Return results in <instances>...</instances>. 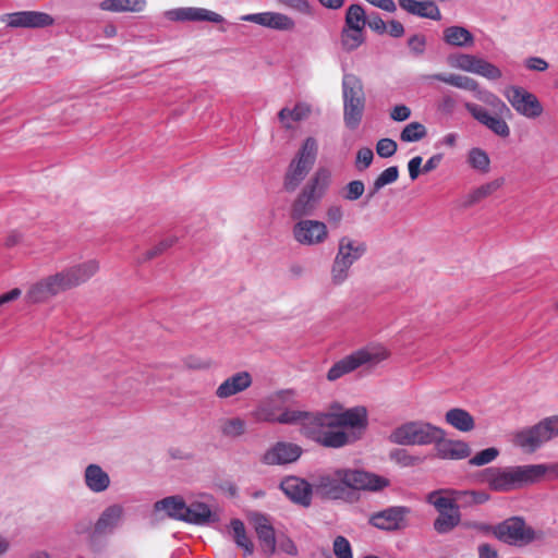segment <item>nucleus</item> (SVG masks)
Returning <instances> with one entry per match:
<instances>
[{
	"label": "nucleus",
	"mask_w": 558,
	"mask_h": 558,
	"mask_svg": "<svg viewBox=\"0 0 558 558\" xmlns=\"http://www.w3.org/2000/svg\"><path fill=\"white\" fill-rule=\"evenodd\" d=\"M366 252V242L354 240L349 235L340 236L330 270L331 282L335 286L342 284L349 278L352 265L362 258Z\"/></svg>",
	"instance_id": "7"
},
{
	"label": "nucleus",
	"mask_w": 558,
	"mask_h": 558,
	"mask_svg": "<svg viewBox=\"0 0 558 558\" xmlns=\"http://www.w3.org/2000/svg\"><path fill=\"white\" fill-rule=\"evenodd\" d=\"M504 96L512 108L523 117L535 119L543 113V106L538 98L521 86L510 85L506 87Z\"/></svg>",
	"instance_id": "14"
},
{
	"label": "nucleus",
	"mask_w": 558,
	"mask_h": 558,
	"mask_svg": "<svg viewBox=\"0 0 558 558\" xmlns=\"http://www.w3.org/2000/svg\"><path fill=\"white\" fill-rule=\"evenodd\" d=\"M280 489L294 504L308 507L312 502V485L298 476H288L280 483Z\"/></svg>",
	"instance_id": "19"
},
{
	"label": "nucleus",
	"mask_w": 558,
	"mask_h": 558,
	"mask_svg": "<svg viewBox=\"0 0 558 558\" xmlns=\"http://www.w3.org/2000/svg\"><path fill=\"white\" fill-rule=\"evenodd\" d=\"M219 514L201 501H193L186 506L184 522L195 525H210L218 523Z\"/></svg>",
	"instance_id": "25"
},
{
	"label": "nucleus",
	"mask_w": 558,
	"mask_h": 558,
	"mask_svg": "<svg viewBox=\"0 0 558 558\" xmlns=\"http://www.w3.org/2000/svg\"><path fill=\"white\" fill-rule=\"evenodd\" d=\"M389 457L402 468L416 466L425 460L424 457L411 454L407 449H395Z\"/></svg>",
	"instance_id": "43"
},
{
	"label": "nucleus",
	"mask_w": 558,
	"mask_h": 558,
	"mask_svg": "<svg viewBox=\"0 0 558 558\" xmlns=\"http://www.w3.org/2000/svg\"><path fill=\"white\" fill-rule=\"evenodd\" d=\"M230 529L236 546L243 549L245 556L252 555L254 553V544L246 535L243 521L240 519H232L230 521Z\"/></svg>",
	"instance_id": "37"
},
{
	"label": "nucleus",
	"mask_w": 558,
	"mask_h": 558,
	"mask_svg": "<svg viewBox=\"0 0 558 558\" xmlns=\"http://www.w3.org/2000/svg\"><path fill=\"white\" fill-rule=\"evenodd\" d=\"M343 122L351 130H356L363 119L366 97L361 78L355 74H344L342 78Z\"/></svg>",
	"instance_id": "6"
},
{
	"label": "nucleus",
	"mask_w": 558,
	"mask_h": 558,
	"mask_svg": "<svg viewBox=\"0 0 558 558\" xmlns=\"http://www.w3.org/2000/svg\"><path fill=\"white\" fill-rule=\"evenodd\" d=\"M265 421L286 425H300L301 434L324 448L340 449L360 440L368 426L367 411L354 407L341 412L301 411L284 409L278 416L267 415Z\"/></svg>",
	"instance_id": "1"
},
{
	"label": "nucleus",
	"mask_w": 558,
	"mask_h": 558,
	"mask_svg": "<svg viewBox=\"0 0 558 558\" xmlns=\"http://www.w3.org/2000/svg\"><path fill=\"white\" fill-rule=\"evenodd\" d=\"M318 147L316 140L311 136L306 137L286 171L283 189L287 192H294L303 182L315 165Z\"/></svg>",
	"instance_id": "9"
},
{
	"label": "nucleus",
	"mask_w": 558,
	"mask_h": 558,
	"mask_svg": "<svg viewBox=\"0 0 558 558\" xmlns=\"http://www.w3.org/2000/svg\"><path fill=\"white\" fill-rule=\"evenodd\" d=\"M398 145L391 138H381L376 144V153L381 158H389L397 151Z\"/></svg>",
	"instance_id": "54"
},
{
	"label": "nucleus",
	"mask_w": 558,
	"mask_h": 558,
	"mask_svg": "<svg viewBox=\"0 0 558 558\" xmlns=\"http://www.w3.org/2000/svg\"><path fill=\"white\" fill-rule=\"evenodd\" d=\"M442 40L452 47L470 48L474 45L475 37L468 28L452 25L444 28Z\"/></svg>",
	"instance_id": "28"
},
{
	"label": "nucleus",
	"mask_w": 558,
	"mask_h": 558,
	"mask_svg": "<svg viewBox=\"0 0 558 558\" xmlns=\"http://www.w3.org/2000/svg\"><path fill=\"white\" fill-rule=\"evenodd\" d=\"M398 4L402 10H404L409 14L434 21L441 20L440 10L434 1L398 0Z\"/></svg>",
	"instance_id": "26"
},
{
	"label": "nucleus",
	"mask_w": 558,
	"mask_h": 558,
	"mask_svg": "<svg viewBox=\"0 0 558 558\" xmlns=\"http://www.w3.org/2000/svg\"><path fill=\"white\" fill-rule=\"evenodd\" d=\"M442 436H446V432L441 427L424 421H411L395 428L390 440L402 446H427L436 445Z\"/></svg>",
	"instance_id": "8"
},
{
	"label": "nucleus",
	"mask_w": 558,
	"mask_h": 558,
	"mask_svg": "<svg viewBox=\"0 0 558 558\" xmlns=\"http://www.w3.org/2000/svg\"><path fill=\"white\" fill-rule=\"evenodd\" d=\"M558 436V416H550L539 423L517 430L512 442L524 452H535L543 444Z\"/></svg>",
	"instance_id": "10"
},
{
	"label": "nucleus",
	"mask_w": 558,
	"mask_h": 558,
	"mask_svg": "<svg viewBox=\"0 0 558 558\" xmlns=\"http://www.w3.org/2000/svg\"><path fill=\"white\" fill-rule=\"evenodd\" d=\"M343 216V209L340 205H330L326 210L327 221L335 228L340 226Z\"/></svg>",
	"instance_id": "58"
},
{
	"label": "nucleus",
	"mask_w": 558,
	"mask_h": 558,
	"mask_svg": "<svg viewBox=\"0 0 558 558\" xmlns=\"http://www.w3.org/2000/svg\"><path fill=\"white\" fill-rule=\"evenodd\" d=\"M499 456V450L495 447L486 448L469 460L470 465L482 466L493 462Z\"/></svg>",
	"instance_id": "48"
},
{
	"label": "nucleus",
	"mask_w": 558,
	"mask_h": 558,
	"mask_svg": "<svg viewBox=\"0 0 558 558\" xmlns=\"http://www.w3.org/2000/svg\"><path fill=\"white\" fill-rule=\"evenodd\" d=\"M475 74L481 75L487 80L496 81L502 76L501 70L495 64L481 58Z\"/></svg>",
	"instance_id": "47"
},
{
	"label": "nucleus",
	"mask_w": 558,
	"mask_h": 558,
	"mask_svg": "<svg viewBox=\"0 0 558 558\" xmlns=\"http://www.w3.org/2000/svg\"><path fill=\"white\" fill-rule=\"evenodd\" d=\"M495 537L508 545L525 546L543 537L542 531L527 525L523 517H510L496 524Z\"/></svg>",
	"instance_id": "12"
},
{
	"label": "nucleus",
	"mask_w": 558,
	"mask_h": 558,
	"mask_svg": "<svg viewBox=\"0 0 558 558\" xmlns=\"http://www.w3.org/2000/svg\"><path fill=\"white\" fill-rule=\"evenodd\" d=\"M168 16L172 21L180 22L207 21L213 23H222L225 21V19L220 14L203 8H179L169 11Z\"/></svg>",
	"instance_id": "24"
},
{
	"label": "nucleus",
	"mask_w": 558,
	"mask_h": 558,
	"mask_svg": "<svg viewBox=\"0 0 558 558\" xmlns=\"http://www.w3.org/2000/svg\"><path fill=\"white\" fill-rule=\"evenodd\" d=\"M281 4L303 14L311 13V4L307 0H278Z\"/></svg>",
	"instance_id": "59"
},
{
	"label": "nucleus",
	"mask_w": 558,
	"mask_h": 558,
	"mask_svg": "<svg viewBox=\"0 0 558 558\" xmlns=\"http://www.w3.org/2000/svg\"><path fill=\"white\" fill-rule=\"evenodd\" d=\"M480 99L494 107L499 113L510 112L507 105L498 96L490 92H484L483 96H480Z\"/></svg>",
	"instance_id": "57"
},
{
	"label": "nucleus",
	"mask_w": 558,
	"mask_h": 558,
	"mask_svg": "<svg viewBox=\"0 0 558 558\" xmlns=\"http://www.w3.org/2000/svg\"><path fill=\"white\" fill-rule=\"evenodd\" d=\"M387 356L388 354L385 350L371 351L368 349H360L337 361L327 372V379L330 381L337 380L364 364H376L387 359Z\"/></svg>",
	"instance_id": "13"
},
{
	"label": "nucleus",
	"mask_w": 558,
	"mask_h": 558,
	"mask_svg": "<svg viewBox=\"0 0 558 558\" xmlns=\"http://www.w3.org/2000/svg\"><path fill=\"white\" fill-rule=\"evenodd\" d=\"M85 484L94 493H101L110 485V477L98 464H89L85 470Z\"/></svg>",
	"instance_id": "30"
},
{
	"label": "nucleus",
	"mask_w": 558,
	"mask_h": 558,
	"mask_svg": "<svg viewBox=\"0 0 558 558\" xmlns=\"http://www.w3.org/2000/svg\"><path fill=\"white\" fill-rule=\"evenodd\" d=\"M422 157L415 156L408 162L409 175L412 181L416 180L421 173Z\"/></svg>",
	"instance_id": "64"
},
{
	"label": "nucleus",
	"mask_w": 558,
	"mask_h": 558,
	"mask_svg": "<svg viewBox=\"0 0 558 558\" xmlns=\"http://www.w3.org/2000/svg\"><path fill=\"white\" fill-rule=\"evenodd\" d=\"M398 178L399 168L397 166L386 168L369 186L367 194L365 196V202L368 203L369 201H372L383 187L396 182Z\"/></svg>",
	"instance_id": "36"
},
{
	"label": "nucleus",
	"mask_w": 558,
	"mask_h": 558,
	"mask_svg": "<svg viewBox=\"0 0 558 558\" xmlns=\"http://www.w3.org/2000/svg\"><path fill=\"white\" fill-rule=\"evenodd\" d=\"M504 178L495 179L490 182H487L485 184H482L481 186L474 189L471 191L463 201L464 207H471L477 203H480L482 199L488 197L494 192H496L498 189H500L504 184Z\"/></svg>",
	"instance_id": "35"
},
{
	"label": "nucleus",
	"mask_w": 558,
	"mask_h": 558,
	"mask_svg": "<svg viewBox=\"0 0 558 558\" xmlns=\"http://www.w3.org/2000/svg\"><path fill=\"white\" fill-rule=\"evenodd\" d=\"M543 472L538 465L489 466L477 472L475 478L493 492L507 493L539 481Z\"/></svg>",
	"instance_id": "2"
},
{
	"label": "nucleus",
	"mask_w": 558,
	"mask_h": 558,
	"mask_svg": "<svg viewBox=\"0 0 558 558\" xmlns=\"http://www.w3.org/2000/svg\"><path fill=\"white\" fill-rule=\"evenodd\" d=\"M480 60L481 58L474 54L459 53L456 57L454 65L465 72L475 74Z\"/></svg>",
	"instance_id": "50"
},
{
	"label": "nucleus",
	"mask_w": 558,
	"mask_h": 558,
	"mask_svg": "<svg viewBox=\"0 0 558 558\" xmlns=\"http://www.w3.org/2000/svg\"><path fill=\"white\" fill-rule=\"evenodd\" d=\"M332 550L336 558H353L351 544L342 535L335 537L332 543Z\"/></svg>",
	"instance_id": "51"
},
{
	"label": "nucleus",
	"mask_w": 558,
	"mask_h": 558,
	"mask_svg": "<svg viewBox=\"0 0 558 558\" xmlns=\"http://www.w3.org/2000/svg\"><path fill=\"white\" fill-rule=\"evenodd\" d=\"M366 25L378 35H383L387 32V24L377 12L367 15Z\"/></svg>",
	"instance_id": "56"
},
{
	"label": "nucleus",
	"mask_w": 558,
	"mask_h": 558,
	"mask_svg": "<svg viewBox=\"0 0 558 558\" xmlns=\"http://www.w3.org/2000/svg\"><path fill=\"white\" fill-rule=\"evenodd\" d=\"M364 40L363 31H355L348 27H343L341 31V46L347 52L357 49Z\"/></svg>",
	"instance_id": "40"
},
{
	"label": "nucleus",
	"mask_w": 558,
	"mask_h": 558,
	"mask_svg": "<svg viewBox=\"0 0 558 558\" xmlns=\"http://www.w3.org/2000/svg\"><path fill=\"white\" fill-rule=\"evenodd\" d=\"M366 17L365 10L361 4H351L347 9L344 27L363 31L366 25Z\"/></svg>",
	"instance_id": "39"
},
{
	"label": "nucleus",
	"mask_w": 558,
	"mask_h": 558,
	"mask_svg": "<svg viewBox=\"0 0 558 558\" xmlns=\"http://www.w3.org/2000/svg\"><path fill=\"white\" fill-rule=\"evenodd\" d=\"M99 269L97 260L90 259L83 264L70 267L44 279L51 296L80 286L93 277Z\"/></svg>",
	"instance_id": "11"
},
{
	"label": "nucleus",
	"mask_w": 558,
	"mask_h": 558,
	"mask_svg": "<svg viewBox=\"0 0 558 558\" xmlns=\"http://www.w3.org/2000/svg\"><path fill=\"white\" fill-rule=\"evenodd\" d=\"M50 298L52 296L49 294L44 279L33 284L26 293V299L31 303H41Z\"/></svg>",
	"instance_id": "46"
},
{
	"label": "nucleus",
	"mask_w": 558,
	"mask_h": 558,
	"mask_svg": "<svg viewBox=\"0 0 558 558\" xmlns=\"http://www.w3.org/2000/svg\"><path fill=\"white\" fill-rule=\"evenodd\" d=\"M311 114V107L305 102H298L293 109L287 107L278 112V119L286 129L292 128V122L305 120Z\"/></svg>",
	"instance_id": "34"
},
{
	"label": "nucleus",
	"mask_w": 558,
	"mask_h": 558,
	"mask_svg": "<svg viewBox=\"0 0 558 558\" xmlns=\"http://www.w3.org/2000/svg\"><path fill=\"white\" fill-rule=\"evenodd\" d=\"M464 107L476 121L485 125L494 134L502 138L510 135V128L502 118L492 116L487 109L477 104L465 102Z\"/></svg>",
	"instance_id": "20"
},
{
	"label": "nucleus",
	"mask_w": 558,
	"mask_h": 558,
	"mask_svg": "<svg viewBox=\"0 0 558 558\" xmlns=\"http://www.w3.org/2000/svg\"><path fill=\"white\" fill-rule=\"evenodd\" d=\"M427 135V129L421 122H411L400 133V140L404 143H413L423 140Z\"/></svg>",
	"instance_id": "42"
},
{
	"label": "nucleus",
	"mask_w": 558,
	"mask_h": 558,
	"mask_svg": "<svg viewBox=\"0 0 558 558\" xmlns=\"http://www.w3.org/2000/svg\"><path fill=\"white\" fill-rule=\"evenodd\" d=\"M459 495H465V496L470 497L469 501L472 504H475V505L485 504L490 498L489 494H487L485 492H476V490L460 492Z\"/></svg>",
	"instance_id": "63"
},
{
	"label": "nucleus",
	"mask_w": 558,
	"mask_h": 558,
	"mask_svg": "<svg viewBox=\"0 0 558 558\" xmlns=\"http://www.w3.org/2000/svg\"><path fill=\"white\" fill-rule=\"evenodd\" d=\"M186 506L181 496H170L157 501L155 509L163 510L172 519L184 521Z\"/></svg>",
	"instance_id": "32"
},
{
	"label": "nucleus",
	"mask_w": 558,
	"mask_h": 558,
	"mask_svg": "<svg viewBox=\"0 0 558 558\" xmlns=\"http://www.w3.org/2000/svg\"><path fill=\"white\" fill-rule=\"evenodd\" d=\"M122 512V507L119 505H113L105 509V511L100 514L99 519L95 523L94 533L101 535L112 532V530L118 525Z\"/></svg>",
	"instance_id": "29"
},
{
	"label": "nucleus",
	"mask_w": 558,
	"mask_h": 558,
	"mask_svg": "<svg viewBox=\"0 0 558 558\" xmlns=\"http://www.w3.org/2000/svg\"><path fill=\"white\" fill-rule=\"evenodd\" d=\"M252 385V376L247 372H239L222 381L216 389V396L227 399L247 389Z\"/></svg>",
	"instance_id": "27"
},
{
	"label": "nucleus",
	"mask_w": 558,
	"mask_h": 558,
	"mask_svg": "<svg viewBox=\"0 0 558 558\" xmlns=\"http://www.w3.org/2000/svg\"><path fill=\"white\" fill-rule=\"evenodd\" d=\"M411 509L407 506H391L375 512L369 518V524L383 531H397L407 526V517Z\"/></svg>",
	"instance_id": "16"
},
{
	"label": "nucleus",
	"mask_w": 558,
	"mask_h": 558,
	"mask_svg": "<svg viewBox=\"0 0 558 558\" xmlns=\"http://www.w3.org/2000/svg\"><path fill=\"white\" fill-rule=\"evenodd\" d=\"M411 109L405 105H397L390 112V118L395 121L402 122L410 118Z\"/></svg>",
	"instance_id": "60"
},
{
	"label": "nucleus",
	"mask_w": 558,
	"mask_h": 558,
	"mask_svg": "<svg viewBox=\"0 0 558 558\" xmlns=\"http://www.w3.org/2000/svg\"><path fill=\"white\" fill-rule=\"evenodd\" d=\"M302 448L293 442L277 441L260 458L265 465H281L295 462L302 454Z\"/></svg>",
	"instance_id": "17"
},
{
	"label": "nucleus",
	"mask_w": 558,
	"mask_h": 558,
	"mask_svg": "<svg viewBox=\"0 0 558 558\" xmlns=\"http://www.w3.org/2000/svg\"><path fill=\"white\" fill-rule=\"evenodd\" d=\"M331 173L327 168H318L291 206V217L301 219L316 210L330 185Z\"/></svg>",
	"instance_id": "5"
},
{
	"label": "nucleus",
	"mask_w": 558,
	"mask_h": 558,
	"mask_svg": "<svg viewBox=\"0 0 558 558\" xmlns=\"http://www.w3.org/2000/svg\"><path fill=\"white\" fill-rule=\"evenodd\" d=\"M374 160V153L369 147H362L356 151L355 168L357 171H365Z\"/></svg>",
	"instance_id": "52"
},
{
	"label": "nucleus",
	"mask_w": 558,
	"mask_h": 558,
	"mask_svg": "<svg viewBox=\"0 0 558 558\" xmlns=\"http://www.w3.org/2000/svg\"><path fill=\"white\" fill-rule=\"evenodd\" d=\"M445 420L449 425L463 433L472 430L475 426L473 416L461 408H453L447 411Z\"/></svg>",
	"instance_id": "33"
},
{
	"label": "nucleus",
	"mask_w": 558,
	"mask_h": 558,
	"mask_svg": "<svg viewBox=\"0 0 558 558\" xmlns=\"http://www.w3.org/2000/svg\"><path fill=\"white\" fill-rule=\"evenodd\" d=\"M220 430L226 437H240L245 433V422L240 417L226 418L221 422Z\"/></svg>",
	"instance_id": "44"
},
{
	"label": "nucleus",
	"mask_w": 558,
	"mask_h": 558,
	"mask_svg": "<svg viewBox=\"0 0 558 558\" xmlns=\"http://www.w3.org/2000/svg\"><path fill=\"white\" fill-rule=\"evenodd\" d=\"M336 478L322 476L319 487L333 498H339L344 488L378 492L389 486V480L363 470L339 469Z\"/></svg>",
	"instance_id": "3"
},
{
	"label": "nucleus",
	"mask_w": 558,
	"mask_h": 558,
	"mask_svg": "<svg viewBox=\"0 0 558 558\" xmlns=\"http://www.w3.org/2000/svg\"><path fill=\"white\" fill-rule=\"evenodd\" d=\"M54 19L40 11H17L8 14L7 25L12 28H45L52 26Z\"/></svg>",
	"instance_id": "18"
},
{
	"label": "nucleus",
	"mask_w": 558,
	"mask_h": 558,
	"mask_svg": "<svg viewBox=\"0 0 558 558\" xmlns=\"http://www.w3.org/2000/svg\"><path fill=\"white\" fill-rule=\"evenodd\" d=\"M525 66L531 71L544 72L548 69V63L543 58L530 57L525 60Z\"/></svg>",
	"instance_id": "61"
},
{
	"label": "nucleus",
	"mask_w": 558,
	"mask_h": 558,
	"mask_svg": "<svg viewBox=\"0 0 558 558\" xmlns=\"http://www.w3.org/2000/svg\"><path fill=\"white\" fill-rule=\"evenodd\" d=\"M460 490L436 489L427 494L426 502L434 506L438 515L433 522V527L438 534H448L461 522L460 507L457 496Z\"/></svg>",
	"instance_id": "4"
},
{
	"label": "nucleus",
	"mask_w": 558,
	"mask_h": 558,
	"mask_svg": "<svg viewBox=\"0 0 558 558\" xmlns=\"http://www.w3.org/2000/svg\"><path fill=\"white\" fill-rule=\"evenodd\" d=\"M408 47L415 56H422L426 49V37L422 34H415L409 37Z\"/></svg>",
	"instance_id": "55"
},
{
	"label": "nucleus",
	"mask_w": 558,
	"mask_h": 558,
	"mask_svg": "<svg viewBox=\"0 0 558 558\" xmlns=\"http://www.w3.org/2000/svg\"><path fill=\"white\" fill-rule=\"evenodd\" d=\"M253 523L262 551L266 556L274 555L276 551V534L271 522L266 515L255 513Z\"/></svg>",
	"instance_id": "22"
},
{
	"label": "nucleus",
	"mask_w": 558,
	"mask_h": 558,
	"mask_svg": "<svg viewBox=\"0 0 558 558\" xmlns=\"http://www.w3.org/2000/svg\"><path fill=\"white\" fill-rule=\"evenodd\" d=\"M436 457L441 460H462L471 456V448L463 440L447 439L442 436L435 445Z\"/></svg>",
	"instance_id": "23"
},
{
	"label": "nucleus",
	"mask_w": 558,
	"mask_h": 558,
	"mask_svg": "<svg viewBox=\"0 0 558 558\" xmlns=\"http://www.w3.org/2000/svg\"><path fill=\"white\" fill-rule=\"evenodd\" d=\"M145 4V0H104L100 9L110 12H141Z\"/></svg>",
	"instance_id": "38"
},
{
	"label": "nucleus",
	"mask_w": 558,
	"mask_h": 558,
	"mask_svg": "<svg viewBox=\"0 0 558 558\" xmlns=\"http://www.w3.org/2000/svg\"><path fill=\"white\" fill-rule=\"evenodd\" d=\"M50 298L52 296L49 294L44 279L33 284L26 293V299L31 303H41Z\"/></svg>",
	"instance_id": "45"
},
{
	"label": "nucleus",
	"mask_w": 558,
	"mask_h": 558,
	"mask_svg": "<svg viewBox=\"0 0 558 558\" xmlns=\"http://www.w3.org/2000/svg\"><path fill=\"white\" fill-rule=\"evenodd\" d=\"M241 20L276 31H292L295 27L293 19L279 12L251 13L243 15Z\"/></svg>",
	"instance_id": "21"
},
{
	"label": "nucleus",
	"mask_w": 558,
	"mask_h": 558,
	"mask_svg": "<svg viewBox=\"0 0 558 558\" xmlns=\"http://www.w3.org/2000/svg\"><path fill=\"white\" fill-rule=\"evenodd\" d=\"M426 80H434L444 82L446 84H449L451 86H454L457 88L470 90V92H477L478 90V83L473 80L472 77L460 75V74H445V73H436L432 75H427L425 77Z\"/></svg>",
	"instance_id": "31"
},
{
	"label": "nucleus",
	"mask_w": 558,
	"mask_h": 558,
	"mask_svg": "<svg viewBox=\"0 0 558 558\" xmlns=\"http://www.w3.org/2000/svg\"><path fill=\"white\" fill-rule=\"evenodd\" d=\"M468 162L473 169L481 173H487L489 171L490 159L487 153L482 148H472L468 154Z\"/></svg>",
	"instance_id": "41"
},
{
	"label": "nucleus",
	"mask_w": 558,
	"mask_h": 558,
	"mask_svg": "<svg viewBox=\"0 0 558 558\" xmlns=\"http://www.w3.org/2000/svg\"><path fill=\"white\" fill-rule=\"evenodd\" d=\"M343 198L349 202L357 201L365 192V184L361 180H353L344 186Z\"/></svg>",
	"instance_id": "49"
},
{
	"label": "nucleus",
	"mask_w": 558,
	"mask_h": 558,
	"mask_svg": "<svg viewBox=\"0 0 558 558\" xmlns=\"http://www.w3.org/2000/svg\"><path fill=\"white\" fill-rule=\"evenodd\" d=\"M177 239L175 238H167L165 240H161L158 244H156L150 250L146 251L143 257V262L150 260L159 255H161L163 252H166L168 248H170L174 243Z\"/></svg>",
	"instance_id": "53"
},
{
	"label": "nucleus",
	"mask_w": 558,
	"mask_h": 558,
	"mask_svg": "<svg viewBox=\"0 0 558 558\" xmlns=\"http://www.w3.org/2000/svg\"><path fill=\"white\" fill-rule=\"evenodd\" d=\"M294 240L301 245H318L328 239V228L325 222L312 219H301L292 229Z\"/></svg>",
	"instance_id": "15"
},
{
	"label": "nucleus",
	"mask_w": 558,
	"mask_h": 558,
	"mask_svg": "<svg viewBox=\"0 0 558 558\" xmlns=\"http://www.w3.org/2000/svg\"><path fill=\"white\" fill-rule=\"evenodd\" d=\"M293 398H294L293 390H280L272 396L271 400L275 404H277V403L292 404V403H294Z\"/></svg>",
	"instance_id": "62"
}]
</instances>
